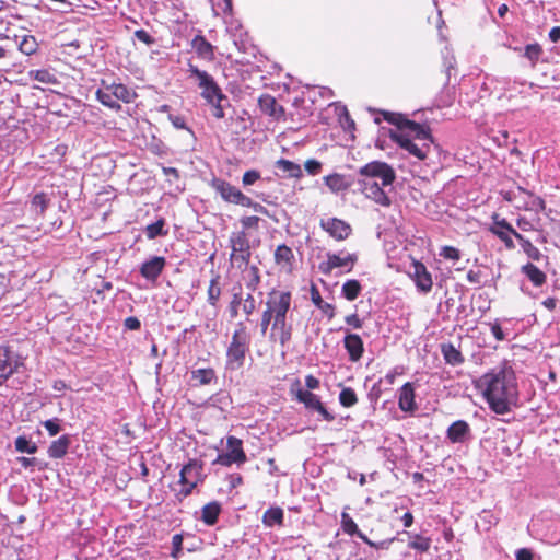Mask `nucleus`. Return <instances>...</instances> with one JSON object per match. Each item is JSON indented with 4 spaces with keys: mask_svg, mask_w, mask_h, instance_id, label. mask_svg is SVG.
<instances>
[{
    "mask_svg": "<svg viewBox=\"0 0 560 560\" xmlns=\"http://www.w3.org/2000/svg\"><path fill=\"white\" fill-rule=\"evenodd\" d=\"M58 418L49 419L42 422L43 427L48 431L50 436L57 435L61 431Z\"/></svg>",
    "mask_w": 560,
    "mask_h": 560,
    "instance_id": "obj_50",
    "label": "nucleus"
},
{
    "mask_svg": "<svg viewBox=\"0 0 560 560\" xmlns=\"http://www.w3.org/2000/svg\"><path fill=\"white\" fill-rule=\"evenodd\" d=\"M221 296V288L219 285V276L211 279L208 288V303L215 306Z\"/></svg>",
    "mask_w": 560,
    "mask_h": 560,
    "instance_id": "obj_41",
    "label": "nucleus"
},
{
    "mask_svg": "<svg viewBox=\"0 0 560 560\" xmlns=\"http://www.w3.org/2000/svg\"><path fill=\"white\" fill-rule=\"evenodd\" d=\"M412 267L413 271L411 273V277L418 290L422 293L430 292L433 285V281L431 273L428 271L427 267L420 261H416Z\"/></svg>",
    "mask_w": 560,
    "mask_h": 560,
    "instance_id": "obj_17",
    "label": "nucleus"
},
{
    "mask_svg": "<svg viewBox=\"0 0 560 560\" xmlns=\"http://www.w3.org/2000/svg\"><path fill=\"white\" fill-rule=\"evenodd\" d=\"M96 98L105 106L119 110L121 108L120 104L114 98V95L108 90V85L104 89H100L96 92Z\"/></svg>",
    "mask_w": 560,
    "mask_h": 560,
    "instance_id": "obj_34",
    "label": "nucleus"
},
{
    "mask_svg": "<svg viewBox=\"0 0 560 560\" xmlns=\"http://www.w3.org/2000/svg\"><path fill=\"white\" fill-rule=\"evenodd\" d=\"M71 444L69 435H61L59 439L52 441L47 450V454L50 458L59 459L62 458Z\"/></svg>",
    "mask_w": 560,
    "mask_h": 560,
    "instance_id": "obj_22",
    "label": "nucleus"
},
{
    "mask_svg": "<svg viewBox=\"0 0 560 560\" xmlns=\"http://www.w3.org/2000/svg\"><path fill=\"white\" fill-rule=\"evenodd\" d=\"M108 90L112 92L116 101H122L125 103L132 102L136 96L131 90L121 83H113L108 85Z\"/></svg>",
    "mask_w": 560,
    "mask_h": 560,
    "instance_id": "obj_29",
    "label": "nucleus"
},
{
    "mask_svg": "<svg viewBox=\"0 0 560 560\" xmlns=\"http://www.w3.org/2000/svg\"><path fill=\"white\" fill-rule=\"evenodd\" d=\"M230 261L238 269L244 270L248 267L250 260L249 240L245 231L233 232L230 236Z\"/></svg>",
    "mask_w": 560,
    "mask_h": 560,
    "instance_id": "obj_4",
    "label": "nucleus"
},
{
    "mask_svg": "<svg viewBox=\"0 0 560 560\" xmlns=\"http://www.w3.org/2000/svg\"><path fill=\"white\" fill-rule=\"evenodd\" d=\"M256 310V302H255V299L254 296L249 293L247 294V296L244 299V304H243V312L249 316L252 315Z\"/></svg>",
    "mask_w": 560,
    "mask_h": 560,
    "instance_id": "obj_55",
    "label": "nucleus"
},
{
    "mask_svg": "<svg viewBox=\"0 0 560 560\" xmlns=\"http://www.w3.org/2000/svg\"><path fill=\"white\" fill-rule=\"evenodd\" d=\"M225 453L219 454L215 462L225 467H230L232 464H244L247 459L246 454L243 450V442L236 436H228Z\"/></svg>",
    "mask_w": 560,
    "mask_h": 560,
    "instance_id": "obj_7",
    "label": "nucleus"
},
{
    "mask_svg": "<svg viewBox=\"0 0 560 560\" xmlns=\"http://www.w3.org/2000/svg\"><path fill=\"white\" fill-rule=\"evenodd\" d=\"M200 90V95L206 102H211L213 100V96L222 91L215 81Z\"/></svg>",
    "mask_w": 560,
    "mask_h": 560,
    "instance_id": "obj_47",
    "label": "nucleus"
},
{
    "mask_svg": "<svg viewBox=\"0 0 560 560\" xmlns=\"http://www.w3.org/2000/svg\"><path fill=\"white\" fill-rule=\"evenodd\" d=\"M440 256L445 259L458 260L460 258V253L453 246H444L440 252Z\"/></svg>",
    "mask_w": 560,
    "mask_h": 560,
    "instance_id": "obj_52",
    "label": "nucleus"
},
{
    "mask_svg": "<svg viewBox=\"0 0 560 560\" xmlns=\"http://www.w3.org/2000/svg\"><path fill=\"white\" fill-rule=\"evenodd\" d=\"M183 550V537L179 534H176L172 537V552L171 556L173 558H178L179 553Z\"/></svg>",
    "mask_w": 560,
    "mask_h": 560,
    "instance_id": "obj_54",
    "label": "nucleus"
},
{
    "mask_svg": "<svg viewBox=\"0 0 560 560\" xmlns=\"http://www.w3.org/2000/svg\"><path fill=\"white\" fill-rule=\"evenodd\" d=\"M522 249L525 252V254L533 260H540L541 253L540 250L532 244L530 241L524 242Z\"/></svg>",
    "mask_w": 560,
    "mask_h": 560,
    "instance_id": "obj_49",
    "label": "nucleus"
},
{
    "mask_svg": "<svg viewBox=\"0 0 560 560\" xmlns=\"http://www.w3.org/2000/svg\"><path fill=\"white\" fill-rule=\"evenodd\" d=\"M340 254L327 253V259L318 265V269L323 275H330L336 268H345L347 272H350L355 262L358 261V255L355 253L347 254L341 256Z\"/></svg>",
    "mask_w": 560,
    "mask_h": 560,
    "instance_id": "obj_9",
    "label": "nucleus"
},
{
    "mask_svg": "<svg viewBox=\"0 0 560 560\" xmlns=\"http://www.w3.org/2000/svg\"><path fill=\"white\" fill-rule=\"evenodd\" d=\"M511 231H513V226L505 219H499L497 214L493 215V224L490 226V232L499 237L508 249L515 248Z\"/></svg>",
    "mask_w": 560,
    "mask_h": 560,
    "instance_id": "obj_15",
    "label": "nucleus"
},
{
    "mask_svg": "<svg viewBox=\"0 0 560 560\" xmlns=\"http://www.w3.org/2000/svg\"><path fill=\"white\" fill-rule=\"evenodd\" d=\"M258 179H260V173L256 170H249L244 173L242 177L243 186L254 185Z\"/></svg>",
    "mask_w": 560,
    "mask_h": 560,
    "instance_id": "obj_51",
    "label": "nucleus"
},
{
    "mask_svg": "<svg viewBox=\"0 0 560 560\" xmlns=\"http://www.w3.org/2000/svg\"><path fill=\"white\" fill-rule=\"evenodd\" d=\"M191 47L200 58L208 61L214 59V47L202 35H196L192 38Z\"/></svg>",
    "mask_w": 560,
    "mask_h": 560,
    "instance_id": "obj_21",
    "label": "nucleus"
},
{
    "mask_svg": "<svg viewBox=\"0 0 560 560\" xmlns=\"http://www.w3.org/2000/svg\"><path fill=\"white\" fill-rule=\"evenodd\" d=\"M311 299L312 302L323 312L325 313L329 319L335 316V307L332 304L324 302L318 289L315 285L311 288Z\"/></svg>",
    "mask_w": 560,
    "mask_h": 560,
    "instance_id": "obj_28",
    "label": "nucleus"
},
{
    "mask_svg": "<svg viewBox=\"0 0 560 560\" xmlns=\"http://www.w3.org/2000/svg\"><path fill=\"white\" fill-rule=\"evenodd\" d=\"M24 366V358L11 346L0 345V386Z\"/></svg>",
    "mask_w": 560,
    "mask_h": 560,
    "instance_id": "obj_5",
    "label": "nucleus"
},
{
    "mask_svg": "<svg viewBox=\"0 0 560 560\" xmlns=\"http://www.w3.org/2000/svg\"><path fill=\"white\" fill-rule=\"evenodd\" d=\"M168 119L176 129H186L188 131H191L187 127L185 118L183 116L170 114Z\"/></svg>",
    "mask_w": 560,
    "mask_h": 560,
    "instance_id": "obj_56",
    "label": "nucleus"
},
{
    "mask_svg": "<svg viewBox=\"0 0 560 560\" xmlns=\"http://www.w3.org/2000/svg\"><path fill=\"white\" fill-rule=\"evenodd\" d=\"M191 380L195 381L197 385H208L217 380V376L214 370L211 368L197 369L191 372Z\"/></svg>",
    "mask_w": 560,
    "mask_h": 560,
    "instance_id": "obj_31",
    "label": "nucleus"
},
{
    "mask_svg": "<svg viewBox=\"0 0 560 560\" xmlns=\"http://www.w3.org/2000/svg\"><path fill=\"white\" fill-rule=\"evenodd\" d=\"M250 348V335L243 322L235 326L231 341L226 348L225 369L237 371L245 364V359Z\"/></svg>",
    "mask_w": 560,
    "mask_h": 560,
    "instance_id": "obj_3",
    "label": "nucleus"
},
{
    "mask_svg": "<svg viewBox=\"0 0 560 560\" xmlns=\"http://www.w3.org/2000/svg\"><path fill=\"white\" fill-rule=\"evenodd\" d=\"M260 110L275 118L280 119L284 115V108L278 105L276 98L269 94H264L258 98Z\"/></svg>",
    "mask_w": 560,
    "mask_h": 560,
    "instance_id": "obj_20",
    "label": "nucleus"
},
{
    "mask_svg": "<svg viewBox=\"0 0 560 560\" xmlns=\"http://www.w3.org/2000/svg\"><path fill=\"white\" fill-rule=\"evenodd\" d=\"M260 283V275H259V269L257 266H250L248 268V276H247V281H246V287L250 290V291H255L258 285Z\"/></svg>",
    "mask_w": 560,
    "mask_h": 560,
    "instance_id": "obj_45",
    "label": "nucleus"
},
{
    "mask_svg": "<svg viewBox=\"0 0 560 560\" xmlns=\"http://www.w3.org/2000/svg\"><path fill=\"white\" fill-rule=\"evenodd\" d=\"M383 119L396 126L390 139L419 160H424L433 143L430 129L408 119L399 113L382 110Z\"/></svg>",
    "mask_w": 560,
    "mask_h": 560,
    "instance_id": "obj_2",
    "label": "nucleus"
},
{
    "mask_svg": "<svg viewBox=\"0 0 560 560\" xmlns=\"http://www.w3.org/2000/svg\"><path fill=\"white\" fill-rule=\"evenodd\" d=\"M362 287L358 280H347L341 288L342 296L348 301L355 300L361 293Z\"/></svg>",
    "mask_w": 560,
    "mask_h": 560,
    "instance_id": "obj_33",
    "label": "nucleus"
},
{
    "mask_svg": "<svg viewBox=\"0 0 560 560\" xmlns=\"http://www.w3.org/2000/svg\"><path fill=\"white\" fill-rule=\"evenodd\" d=\"M49 203V198L45 192L34 195L31 201V209L37 215H43Z\"/></svg>",
    "mask_w": 560,
    "mask_h": 560,
    "instance_id": "obj_35",
    "label": "nucleus"
},
{
    "mask_svg": "<svg viewBox=\"0 0 560 560\" xmlns=\"http://www.w3.org/2000/svg\"><path fill=\"white\" fill-rule=\"evenodd\" d=\"M284 513L279 506L269 508L262 515V524L267 527H273L276 525L281 526L283 524Z\"/></svg>",
    "mask_w": 560,
    "mask_h": 560,
    "instance_id": "obj_26",
    "label": "nucleus"
},
{
    "mask_svg": "<svg viewBox=\"0 0 560 560\" xmlns=\"http://www.w3.org/2000/svg\"><path fill=\"white\" fill-rule=\"evenodd\" d=\"M343 346L352 362H358L363 354L364 346L362 338L357 334H347L343 339Z\"/></svg>",
    "mask_w": 560,
    "mask_h": 560,
    "instance_id": "obj_18",
    "label": "nucleus"
},
{
    "mask_svg": "<svg viewBox=\"0 0 560 560\" xmlns=\"http://www.w3.org/2000/svg\"><path fill=\"white\" fill-rule=\"evenodd\" d=\"M296 397L308 409L316 410L323 404L319 397L310 390L299 389Z\"/></svg>",
    "mask_w": 560,
    "mask_h": 560,
    "instance_id": "obj_32",
    "label": "nucleus"
},
{
    "mask_svg": "<svg viewBox=\"0 0 560 560\" xmlns=\"http://www.w3.org/2000/svg\"><path fill=\"white\" fill-rule=\"evenodd\" d=\"M33 78L38 82L47 83V84L57 82L56 77L52 73H50L48 70H45V69L36 70L35 72H33Z\"/></svg>",
    "mask_w": 560,
    "mask_h": 560,
    "instance_id": "obj_48",
    "label": "nucleus"
},
{
    "mask_svg": "<svg viewBox=\"0 0 560 560\" xmlns=\"http://www.w3.org/2000/svg\"><path fill=\"white\" fill-rule=\"evenodd\" d=\"M541 55L542 48L538 43L528 44L523 49V56L530 61L533 67L536 66Z\"/></svg>",
    "mask_w": 560,
    "mask_h": 560,
    "instance_id": "obj_38",
    "label": "nucleus"
},
{
    "mask_svg": "<svg viewBox=\"0 0 560 560\" xmlns=\"http://www.w3.org/2000/svg\"><path fill=\"white\" fill-rule=\"evenodd\" d=\"M291 293L288 291L272 290L268 293L266 301V310L270 312L273 319L288 317V312L291 307Z\"/></svg>",
    "mask_w": 560,
    "mask_h": 560,
    "instance_id": "obj_8",
    "label": "nucleus"
},
{
    "mask_svg": "<svg viewBox=\"0 0 560 560\" xmlns=\"http://www.w3.org/2000/svg\"><path fill=\"white\" fill-rule=\"evenodd\" d=\"M260 219L256 215L244 217L241 219V223L244 229L257 228Z\"/></svg>",
    "mask_w": 560,
    "mask_h": 560,
    "instance_id": "obj_62",
    "label": "nucleus"
},
{
    "mask_svg": "<svg viewBox=\"0 0 560 560\" xmlns=\"http://www.w3.org/2000/svg\"><path fill=\"white\" fill-rule=\"evenodd\" d=\"M292 331L293 327L288 317L275 318L269 338L271 341H278L281 347H285L292 338Z\"/></svg>",
    "mask_w": 560,
    "mask_h": 560,
    "instance_id": "obj_13",
    "label": "nucleus"
},
{
    "mask_svg": "<svg viewBox=\"0 0 560 560\" xmlns=\"http://www.w3.org/2000/svg\"><path fill=\"white\" fill-rule=\"evenodd\" d=\"M166 260L162 256H153L140 267V273L149 281L155 282L163 272Z\"/></svg>",
    "mask_w": 560,
    "mask_h": 560,
    "instance_id": "obj_16",
    "label": "nucleus"
},
{
    "mask_svg": "<svg viewBox=\"0 0 560 560\" xmlns=\"http://www.w3.org/2000/svg\"><path fill=\"white\" fill-rule=\"evenodd\" d=\"M195 468L192 466H183L180 472H179V483L180 485H189L190 482L196 483V479L190 480L188 478L189 472L194 470Z\"/></svg>",
    "mask_w": 560,
    "mask_h": 560,
    "instance_id": "obj_60",
    "label": "nucleus"
},
{
    "mask_svg": "<svg viewBox=\"0 0 560 560\" xmlns=\"http://www.w3.org/2000/svg\"><path fill=\"white\" fill-rule=\"evenodd\" d=\"M398 406L402 411L413 412L417 409L415 388L411 383H405L399 389Z\"/></svg>",
    "mask_w": 560,
    "mask_h": 560,
    "instance_id": "obj_19",
    "label": "nucleus"
},
{
    "mask_svg": "<svg viewBox=\"0 0 560 560\" xmlns=\"http://www.w3.org/2000/svg\"><path fill=\"white\" fill-rule=\"evenodd\" d=\"M276 166L289 177L299 178L302 176L301 166L292 161L280 159L276 162Z\"/></svg>",
    "mask_w": 560,
    "mask_h": 560,
    "instance_id": "obj_30",
    "label": "nucleus"
},
{
    "mask_svg": "<svg viewBox=\"0 0 560 560\" xmlns=\"http://www.w3.org/2000/svg\"><path fill=\"white\" fill-rule=\"evenodd\" d=\"M221 512V505L219 502L213 501L206 504L201 511V520L207 525H214L218 521L219 514Z\"/></svg>",
    "mask_w": 560,
    "mask_h": 560,
    "instance_id": "obj_27",
    "label": "nucleus"
},
{
    "mask_svg": "<svg viewBox=\"0 0 560 560\" xmlns=\"http://www.w3.org/2000/svg\"><path fill=\"white\" fill-rule=\"evenodd\" d=\"M243 207L252 208L255 212L269 215V211L266 207L262 205L255 202L252 198L247 197L244 200Z\"/></svg>",
    "mask_w": 560,
    "mask_h": 560,
    "instance_id": "obj_53",
    "label": "nucleus"
},
{
    "mask_svg": "<svg viewBox=\"0 0 560 560\" xmlns=\"http://www.w3.org/2000/svg\"><path fill=\"white\" fill-rule=\"evenodd\" d=\"M488 402L490 409L498 415H505L518 400L516 375L512 366L503 364L493 368L475 382Z\"/></svg>",
    "mask_w": 560,
    "mask_h": 560,
    "instance_id": "obj_1",
    "label": "nucleus"
},
{
    "mask_svg": "<svg viewBox=\"0 0 560 560\" xmlns=\"http://www.w3.org/2000/svg\"><path fill=\"white\" fill-rule=\"evenodd\" d=\"M135 37L148 46H151L155 42L154 38L144 30H137L135 32Z\"/></svg>",
    "mask_w": 560,
    "mask_h": 560,
    "instance_id": "obj_58",
    "label": "nucleus"
},
{
    "mask_svg": "<svg viewBox=\"0 0 560 560\" xmlns=\"http://www.w3.org/2000/svg\"><path fill=\"white\" fill-rule=\"evenodd\" d=\"M37 43L33 36H24L19 44V49L25 55H32L36 51Z\"/></svg>",
    "mask_w": 560,
    "mask_h": 560,
    "instance_id": "obj_46",
    "label": "nucleus"
},
{
    "mask_svg": "<svg viewBox=\"0 0 560 560\" xmlns=\"http://www.w3.org/2000/svg\"><path fill=\"white\" fill-rule=\"evenodd\" d=\"M408 547L420 552H427L431 547V539L421 535H415L413 540L408 542Z\"/></svg>",
    "mask_w": 560,
    "mask_h": 560,
    "instance_id": "obj_44",
    "label": "nucleus"
},
{
    "mask_svg": "<svg viewBox=\"0 0 560 560\" xmlns=\"http://www.w3.org/2000/svg\"><path fill=\"white\" fill-rule=\"evenodd\" d=\"M358 184L360 185V189L365 195V197L372 199L383 207L390 206L389 197L384 191L382 184H380L377 180L361 178L359 179Z\"/></svg>",
    "mask_w": 560,
    "mask_h": 560,
    "instance_id": "obj_11",
    "label": "nucleus"
},
{
    "mask_svg": "<svg viewBox=\"0 0 560 560\" xmlns=\"http://www.w3.org/2000/svg\"><path fill=\"white\" fill-rule=\"evenodd\" d=\"M339 401L343 407H352L358 402V397L351 387H345L339 394Z\"/></svg>",
    "mask_w": 560,
    "mask_h": 560,
    "instance_id": "obj_42",
    "label": "nucleus"
},
{
    "mask_svg": "<svg viewBox=\"0 0 560 560\" xmlns=\"http://www.w3.org/2000/svg\"><path fill=\"white\" fill-rule=\"evenodd\" d=\"M516 560H534V553L528 548L517 549L515 552Z\"/></svg>",
    "mask_w": 560,
    "mask_h": 560,
    "instance_id": "obj_64",
    "label": "nucleus"
},
{
    "mask_svg": "<svg viewBox=\"0 0 560 560\" xmlns=\"http://www.w3.org/2000/svg\"><path fill=\"white\" fill-rule=\"evenodd\" d=\"M446 438L453 444L467 443L472 439L471 428L465 420H457L447 428Z\"/></svg>",
    "mask_w": 560,
    "mask_h": 560,
    "instance_id": "obj_14",
    "label": "nucleus"
},
{
    "mask_svg": "<svg viewBox=\"0 0 560 560\" xmlns=\"http://www.w3.org/2000/svg\"><path fill=\"white\" fill-rule=\"evenodd\" d=\"M15 450L20 453L35 454L38 450L37 445L31 442L26 436H18L14 441Z\"/></svg>",
    "mask_w": 560,
    "mask_h": 560,
    "instance_id": "obj_40",
    "label": "nucleus"
},
{
    "mask_svg": "<svg viewBox=\"0 0 560 560\" xmlns=\"http://www.w3.org/2000/svg\"><path fill=\"white\" fill-rule=\"evenodd\" d=\"M359 175L362 178L380 179L383 187L392 185L396 178L394 168L381 161H372L363 165L359 170Z\"/></svg>",
    "mask_w": 560,
    "mask_h": 560,
    "instance_id": "obj_6",
    "label": "nucleus"
},
{
    "mask_svg": "<svg viewBox=\"0 0 560 560\" xmlns=\"http://www.w3.org/2000/svg\"><path fill=\"white\" fill-rule=\"evenodd\" d=\"M210 186L215 190L217 194L220 195L224 201L240 206L244 203L246 195H244L237 187L233 186L229 182L221 178H213Z\"/></svg>",
    "mask_w": 560,
    "mask_h": 560,
    "instance_id": "obj_10",
    "label": "nucleus"
},
{
    "mask_svg": "<svg viewBox=\"0 0 560 560\" xmlns=\"http://www.w3.org/2000/svg\"><path fill=\"white\" fill-rule=\"evenodd\" d=\"M341 526L343 532L351 536H358L361 532L352 517L345 511L341 513Z\"/></svg>",
    "mask_w": 560,
    "mask_h": 560,
    "instance_id": "obj_43",
    "label": "nucleus"
},
{
    "mask_svg": "<svg viewBox=\"0 0 560 560\" xmlns=\"http://www.w3.org/2000/svg\"><path fill=\"white\" fill-rule=\"evenodd\" d=\"M187 72L190 79H195L199 89L206 88L215 81L211 74L207 71L200 70L191 62L188 63Z\"/></svg>",
    "mask_w": 560,
    "mask_h": 560,
    "instance_id": "obj_24",
    "label": "nucleus"
},
{
    "mask_svg": "<svg viewBox=\"0 0 560 560\" xmlns=\"http://www.w3.org/2000/svg\"><path fill=\"white\" fill-rule=\"evenodd\" d=\"M294 255L292 249L282 244L279 245L275 252V260L278 265L284 264V265H291V261L293 260Z\"/></svg>",
    "mask_w": 560,
    "mask_h": 560,
    "instance_id": "obj_39",
    "label": "nucleus"
},
{
    "mask_svg": "<svg viewBox=\"0 0 560 560\" xmlns=\"http://www.w3.org/2000/svg\"><path fill=\"white\" fill-rule=\"evenodd\" d=\"M304 166L311 175L318 174L322 168V164L316 160H307Z\"/></svg>",
    "mask_w": 560,
    "mask_h": 560,
    "instance_id": "obj_63",
    "label": "nucleus"
},
{
    "mask_svg": "<svg viewBox=\"0 0 560 560\" xmlns=\"http://www.w3.org/2000/svg\"><path fill=\"white\" fill-rule=\"evenodd\" d=\"M325 184L334 192H339L348 188L345 177L340 174H331L325 177Z\"/></svg>",
    "mask_w": 560,
    "mask_h": 560,
    "instance_id": "obj_36",
    "label": "nucleus"
},
{
    "mask_svg": "<svg viewBox=\"0 0 560 560\" xmlns=\"http://www.w3.org/2000/svg\"><path fill=\"white\" fill-rule=\"evenodd\" d=\"M522 272L535 287H541L547 280L546 273L532 262L524 265L522 267Z\"/></svg>",
    "mask_w": 560,
    "mask_h": 560,
    "instance_id": "obj_25",
    "label": "nucleus"
},
{
    "mask_svg": "<svg viewBox=\"0 0 560 560\" xmlns=\"http://www.w3.org/2000/svg\"><path fill=\"white\" fill-rule=\"evenodd\" d=\"M320 228L337 241H345L352 233L351 225L338 218L323 219Z\"/></svg>",
    "mask_w": 560,
    "mask_h": 560,
    "instance_id": "obj_12",
    "label": "nucleus"
},
{
    "mask_svg": "<svg viewBox=\"0 0 560 560\" xmlns=\"http://www.w3.org/2000/svg\"><path fill=\"white\" fill-rule=\"evenodd\" d=\"M196 487L197 485L192 482H190L189 485H182V488L176 492V498L179 501L184 500L185 498L190 495V493Z\"/></svg>",
    "mask_w": 560,
    "mask_h": 560,
    "instance_id": "obj_59",
    "label": "nucleus"
},
{
    "mask_svg": "<svg viewBox=\"0 0 560 560\" xmlns=\"http://www.w3.org/2000/svg\"><path fill=\"white\" fill-rule=\"evenodd\" d=\"M441 352L447 364L453 366L464 363L465 359L462 352L451 342L441 345Z\"/></svg>",
    "mask_w": 560,
    "mask_h": 560,
    "instance_id": "obj_23",
    "label": "nucleus"
},
{
    "mask_svg": "<svg viewBox=\"0 0 560 560\" xmlns=\"http://www.w3.org/2000/svg\"><path fill=\"white\" fill-rule=\"evenodd\" d=\"M185 466H192V467L195 468L194 470H191V471L189 472L188 478H189L190 480L196 479V485H198V482L201 480V478H200V476H201V470H202L201 466H200V465H198V463H197L196 460H190V462H189L188 464H186Z\"/></svg>",
    "mask_w": 560,
    "mask_h": 560,
    "instance_id": "obj_57",
    "label": "nucleus"
},
{
    "mask_svg": "<svg viewBox=\"0 0 560 560\" xmlns=\"http://www.w3.org/2000/svg\"><path fill=\"white\" fill-rule=\"evenodd\" d=\"M231 106V103L229 104H219L218 106H214L211 108V114L217 119H223L225 117V109Z\"/></svg>",
    "mask_w": 560,
    "mask_h": 560,
    "instance_id": "obj_61",
    "label": "nucleus"
},
{
    "mask_svg": "<svg viewBox=\"0 0 560 560\" xmlns=\"http://www.w3.org/2000/svg\"><path fill=\"white\" fill-rule=\"evenodd\" d=\"M165 220L159 219L156 222L147 225L144 232L149 240H154L158 236H164L167 234V230L164 229Z\"/></svg>",
    "mask_w": 560,
    "mask_h": 560,
    "instance_id": "obj_37",
    "label": "nucleus"
}]
</instances>
